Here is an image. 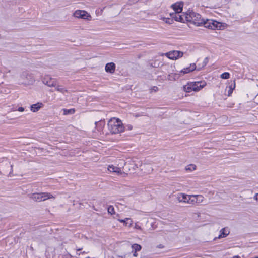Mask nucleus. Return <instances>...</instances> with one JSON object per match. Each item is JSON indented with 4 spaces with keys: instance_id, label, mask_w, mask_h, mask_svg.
<instances>
[{
    "instance_id": "f257e3e1",
    "label": "nucleus",
    "mask_w": 258,
    "mask_h": 258,
    "mask_svg": "<svg viewBox=\"0 0 258 258\" xmlns=\"http://www.w3.org/2000/svg\"><path fill=\"white\" fill-rule=\"evenodd\" d=\"M170 16L175 21L180 22H184L186 21L192 22L194 24H196L197 19L201 18L200 15L192 11L183 15H180L179 13H170Z\"/></svg>"
},
{
    "instance_id": "f03ea898",
    "label": "nucleus",
    "mask_w": 258,
    "mask_h": 258,
    "mask_svg": "<svg viewBox=\"0 0 258 258\" xmlns=\"http://www.w3.org/2000/svg\"><path fill=\"white\" fill-rule=\"evenodd\" d=\"M108 130L112 134H118L124 131V127L120 120L113 118L108 122Z\"/></svg>"
},
{
    "instance_id": "7ed1b4c3",
    "label": "nucleus",
    "mask_w": 258,
    "mask_h": 258,
    "mask_svg": "<svg viewBox=\"0 0 258 258\" xmlns=\"http://www.w3.org/2000/svg\"><path fill=\"white\" fill-rule=\"evenodd\" d=\"M197 20L198 22H196V24L197 26H201L202 24L204 25L205 28H208L209 29L212 30H220L222 27V24L220 22L218 21L212 20V19H207L205 20L202 19L201 20Z\"/></svg>"
},
{
    "instance_id": "20e7f679",
    "label": "nucleus",
    "mask_w": 258,
    "mask_h": 258,
    "mask_svg": "<svg viewBox=\"0 0 258 258\" xmlns=\"http://www.w3.org/2000/svg\"><path fill=\"white\" fill-rule=\"evenodd\" d=\"M55 197L49 192H35L31 195L30 198L36 202L44 201L50 199H54Z\"/></svg>"
},
{
    "instance_id": "39448f33",
    "label": "nucleus",
    "mask_w": 258,
    "mask_h": 258,
    "mask_svg": "<svg viewBox=\"0 0 258 258\" xmlns=\"http://www.w3.org/2000/svg\"><path fill=\"white\" fill-rule=\"evenodd\" d=\"M20 80L22 84L31 85L35 82V79L32 74L28 71H24L20 76Z\"/></svg>"
},
{
    "instance_id": "423d86ee",
    "label": "nucleus",
    "mask_w": 258,
    "mask_h": 258,
    "mask_svg": "<svg viewBox=\"0 0 258 258\" xmlns=\"http://www.w3.org/2000/svg\"><path fill=\"white\" fill-rule=\"evenodd\" d=\"M190 195H188L185 194L178 193L176 195V199L180 203H185L190 204Z\"/></svg>"
},
{
    "instance_id": "0eeeda50",
    "label": "nucleus",
    "mask_w": 258,
    "mask_h": 258,
    "mask_svg": "<svg viewBox=\"0 0 258 258\" xmlns=\"http://www.w3.org/2000/svg\"><path fill=\"white\" fill-rule=\"evenodd\" d=\"M75 17L89 20L91 18V16L88 13L84 10H76L73 14Z\"/></svg>"
},
{
    "instance_id": "6e6552de",
    "label": "nucleus",
    "mask_w": 258,
    "mask_h": 258,
    "mask_svg": "<svg viewBox=\"0 0 258 258\" xmlns=\"http://www.w3.org/2000/svg\"><path fill=\"white\" fill-rule=\"evenodd\" d=\"M183 55V53L180 51L174 50L170 51L166 53V56L170 59H177L181 57Z\"/></svg>"
},
{
    "instance_id": "1a4fd4ad",
    "label": "nucleus",
    "mask_w": 258,
    "mask_h": 258,
    "mask_svg": "<svg viewBox=\"0 0 258 258\" xmlns=\"http://www.w3.org/2000/svg\"><path fill=\"white\" fill-rule=\"evenodd\" d=\"M191 88L194 91H199L203 88L206 84L205 82L198 81L191 82Z\"/></svg>"
},
{
    "instance_id": "9d476101",
    "label": "nucleus",
    "mask_w": 258,
    "mask_h": 258,
    "mask_svg": "<svg viewBox=\"0 0 258 258\" xmlns=\"http://www.w3.org/2000/svg\"><path fill=\"white\" fill-rule=\"evenodd\" d=\"M190 204H200L203 202L204 197L201 195H190Z\"/></svg>"
},
{
    "instance_id": "9b49d317",
    "label": "nucleus",
    "mask_w": 258,
    "mask_h": 258,
    "mask_svg": "<svg viewBox=\"0 0 258 258\" xmlns=\"http://www.w3.org/2000/svg\"><path fill=\"white\" fill-rule=\"evenodd\" d=\"M43 83L49 87H55L56 81L48 76L44 77L43 79Z\"/></svg>"
},
{
    "instance_id": "f8f14e48",
    "label": "nucleus",
    "mask_w": 258,
    "mask_h": 258,
    "mask_svg": "<svg viewBox=\"0 0 258 258\" xmlns=\"http://www.w3.org/2000/svg\"><path fill=\"white\" fill-rule=\"evenodd\" d=\"M230 233V231L228 227H224L222 228L220 231V234L217 237H215L214 240H215L217 239H220L227 237Z\"/></svg>"
},
{
    "instance_id": "ddd939ff",
    "label": "nucleus",
    "mask_w": 258,
    "mask_h": 258,
    "mask_svg": "<svg viewBox=\"0 0 258 258\" xmlns=\"http://www.w3.org/2000/svg\"><path fill=\"white\" fill-rule=\"evenodd\" d=\"M183 4L182 2H177L172 5L171 7L174 11V13H180L182 11Z\"/></svg>"
},
{
    "instance_id": "4468645a",
    "label": "nucleus",
    "mask_w": 258,
    "mask_h": 258,
    "mask_svg": "<svg viewBox=\"0 0 258 258\" xmlns=\"http://www.w3.org/2000/svg\"><path fill=\"white\" fill-rule=\"evenodd\" d=\"M116 66L113 62L107 63L105 67V70L106 72L113 74L115 70Z\"/></svg>"
},
{
    "instance_id": "2eb2a0df",
    "label": "nucleus",
    "mask_w": 258,
    "mask_h": 258,
    "mask_svg": "<svg viewBox=\"0 0 258 258\" xmlns=\"http://www.w3.org/2000/svg\"><path fill=\"white\" fill-rule=\"evenodd\" d=\"M196 69V66L195 63H191L190 64V66L188 67L185 68L183 69L181 71L180 73L184 74H187L189 72H191Z\"/></svg>"
},
{
    "instance_id": "dca6fc26",
    "label": "nucleus",
    "mask_w": 258,
    "mask_h": 258,
    "mask_svg": "<svg viewBox=\"0 0 258 258\" xmlns=\"http://www.w3.org/2000/svg\"><path fill=\"white\" fill-rule=\"evenodd\" d=\"M44 106L43 104L41 102H38L34 104H32L30 106L31 111L33 112H37L40 108L43 107Z\"/></svg>"
},
{
    "instance_id": "f3484780",
    "label": "nucleus",
    "mask_w": 258,
    "mask_h": 258,
    "mask_svg": "<svg viewBox=\"0 0 258 258\" xmlns=\"http://www.w3.org/2000/svg\"><path fill=\"white\" fill-rule=\"evenodd\" d=\"M108 170L110 172H115L117 174L121 173V170L120 168L114 166L113 165H109L108 167Z\"/></svg>"
},
{
    "instance_id": "a211bd4d",
    "label": "nucleus",
    "mask_w": 258,
    "mask_h": 258,
    "mask_svg": "<svg viewBox=\"0 0 258 258\" xmlns=\"http://www.w3.org/2000/svg\"><path fill=\"white\" fill-rule=\"evenodd\" d=\"M118 221L120 223H123L125 226H127L128 224L129 227H132L133 224V220L128 218H126L124 219H118Z\"/></svg>"
},
{
    "instance_id": "6ab92c4d",
    "label": "nucleus",
    "mask_w": 258,
    "mask_h": 258,
    "mask_svg": "<svg viewBox=\"0 0 258 258\" xmlns=\"http://www.w3.org/2000/svg\"><path fill=\"white\" fill-rule=\"evenodd\" d=\"M55 90L63 94L68 92V90L61 85L56 86Z\"/></svg>"
},
{
    "instance_id": "aec40b11",
    "label": "nucleus",
    "mask_w": 258,
    "mask_h": 258,
    "mask_svg": "<svg viewBox=\"0 0 258 258\" xmlns=\"http://www.w3.org/2000/svg\"><path fill=\"white\" fill-rule=\"evenodd\" d=\"M183 90L186 92H191L193 91L191 88V82H188L186 85L183 86Z\"/></svg>"
},
{
    "instance_id": "412c9836",
    "label": "nucleus",
    "mask_w": 258,
    "mask_h": 258,
    "mask_svg": "<svg viewBox=\"0 0 258 258\" xmlns=\"http://www.w3.org/2000/svg\"><path fill=\"white\" fill-rule=\"evenodd\" d=\"M132 252L134 251H139L141 250L142 247L140 245L138 244H134L132 245Z\"/></svg>"
},
{
    "instance_id": "4be33fe9",
    "label": "nucleus",
    "mask_w": 258,
    "mask_h": 258,
    "mask_svg": "<svg viewBox=\"0 0 258 258\" xmlns=\"http://www.w3.org/2000/svg\"><path fill=\"white\" fill-rule=\"evenodd\" d=\"M108 213L111 215H115V210L113 206L110 205L107 208Z\"/></svg>"
},
{
    "instance_id": "5701e85b",
    "label": "nucleus",
    "mask_w": 258,
    "mask_h": 258,
    "mask_svg": "<svg viewBox=\"0 0 258 258\" xmlns=\"http://www.w3.org/2000/svg\"><path fill=\"white\" fill-rule=\"evenodd\" d=\"M196 166L194 164H190L187 166L185 168L186 170H189L190 171L196 170Z\"/></svg>"
},
{
    "instance_id": "b1692460",
    "label": "nucleus",
    "mask_w": 258,
    "mask_h": 258,
    "mask_svg": "<svg viewBox=\"0 0 258 258\" xmlns=\"http://www.w3.org/2000/svg\"><path fill=\"white\" fill-rule=\"evenodd\" d=\"M235 87V82L234 83V84L233 85H231L230 86H229V90L228 91V96H230L231 94L233 92V90L234 89Z\"/></svg>"
},
{
    "instance_id": "393cba45",
    "label": "nucleus",
    "mask_w": 258,
    "mask_h": 258,
    "mask_svg": "<svg viewBox=\"0 0 258 258\" xmlns=\"http://www.w3.org/2000/svg\"><path fill=\"white\" fill-rule=\"evenodd\" d=\"M169 78L168 79L169 80H175L176 78H178V76L176 74H171L169 75Z\"/></svg>"
},
{
    "instance_id": "a878e982",
    "label": "nucleus",
    "mask_w": 258,
    "mask_h": 258,
    "mask_svg": "<svg viewBox=\"0 0 258 258\" xmlns=\"http://www.w3.org/2000/svg\"><path fill=\"white\" fill-rule=\"evenodd\" d=\"M230 77V74L228 72H224L221 75V78L224 79H228Z\"/></svg>"
},
{
    "instance_id": "bb28decb",
    "label": "nucleus",
    "mask_w": 258,
    "mask_h": 258,
    "mask_svg": "<svg viewBox=\"0 0 258 258\" xmlns=\"http://www.w3.org/2000/svg\"><path fill=\"white\" fill-rule=\"evenodd\" d=\"M74 112H75L74 109H64V114H73Z\"/></svg>"
},
{
    "instance_id": "cd10ccee",
    "label": "nucleus",
    "mask_w": 258,
    "mask_h": 258,
    "mask_svg": "<svg viewBox=\"0 0 258 258\" xmlns=\"http://www.w3.org/2000/svg\"><path fill=\"white\" fill-rule=\"evenodd\" d=\"M163 20H165V21L166 23L170 24H172L173 20H174L173 18H164Z\"/></svg>"
},
{
    "instance_id": "c85d7f7f",
    "label": "nucleus",
    "mask_w": 258,
    "mask_h": 258,
    "mask_svg": "<svg viewBox=\"0 0 258 258\" xmlns=\"http://www.w3.org/2000/svg\"><path fill=\"white\" fill-rule=\"evenodd\" d=\"M208 61H209L208 58L206 57L203 61V66H206L208 63Z\"/></svg>"
},
{
    "instance_id": "c756f323",
    "label": "nucleus",
    "mask_w": 258,
    "mask_h": 258,
    "mask_svg": "<svg viewBox=\"0 0 258 258\" xmlns=\"http://www.w3.org/2000/svg\"><path fill=\"white\" fill-rule=\"evenodd\" d=\"M134 228L137 229L141 230V227L137 223H135Z\"/></svg>"
},
{
    "instance_id": "7c9ffc66",
    "label": "nucleus",
    "mask_w": 258,
    "mask_h": 258,
    "mask_svg": "<svg viewBox=\"0 0 258 258\" xmlns=\"http://www.w3.org/2000/svg\"><path fill=\"white\" fill-rule=\"evenodd\" d=\"M158 90V88L157 87V86H154L152 89H151V91H154V92H156Z\"/></svg>"
},
{
    "instance_id": "2f4dec72",
    "label": "nucleus",
    "mask_w": 258,
    "mask_h": 258,
    "mask_svg": "<svg viewBox=\"0 0 258 258\" xmlns=\"http://www.w3.org/2000/svg\"><path fill=\"white\" fill-rule=\"evenodd\" d=\"M18 111H19L20 112H23L24 111V108H23L22 107H20L18 108Z\"/></svg>"
},
{
    "instance_id": "473e14b6",
    "label": "nucleus",
    "mask_w": 258,
    "mask_h": 258,
    "mask_svg": "<svg viewBox=\"0 0 258 258\" xmlns=\"http://www.w3.org/2000/svg\"><path fill=\"white\" fill-rule=\"evenodd\" d=\"M157 247L158 248H163L164 247V246L162 244H159L157 246Z\"/></svg>"
},
{
    "instance_id": "72a5a7b5",
    "label": "nucleus",
    "mask_w": 258,
    "mask_h": 258,
    "mask_svg": "<svg viewBox=\"0 0 258 258\" xmlns=\"http://www.w3.org/2000/svg\"><path fill=\"white\" fill-rule=\"evenodd\" d=\"M133 253V256H135V257H137L138 254L137 253V252L136 251H133L132 252Z\"/></svg>"
},
{
    "instance_id": "f704fd0d",
    "label": "nucleus",
    "mask_w": 258,
    "mask_h": 258,
    "mask_svg": "<svg viewBox=\"0 0 258 258\" xmlns=\"http://www.w3.org/2000/svg\"><path fill=\"white\" fill-rule=\"evenodd\" d=\"M254 198L255 200H258V194H256L255 196H254Z\"/></svg>"
},
{
    "instance_id": "c9c22d12",
    "label": "nucleus",
    "mask_w": 258,
    "mask_h": 258,
    "mask_svg": "<svg viewBox=\"0 0 258 258\" xmlns=\"http://www.w3.org/2000/svg\"><path fill=\"white\" fill-rule=\"evenodd\" d=\"M128 128L130 130H131L133 128V126L131 125H130L128 126Z\"/></svg>"
},
{
    "instance_id": "e433bc0d",
    "label": "nucleus",
    "mask_w": 258,
    "mask_h": 258,
    "mask_svg": "<svg viewBox=\"0 0 258 258\" xmlns=\"http://www.w3.org/2000/svg\"><path fill=\"white\" fill-rule=\"evenodd\" d=\"M232 258H239V256L237 255V256H234Z\"/></svg>"
},
{
    "instance_id": "4c0bfd02",
    "label": "nucleus",
    "mask_w": 258,
    "mask_h": 258,
    "mask_svg": "<svg viewBox=\"0 0 258 258\" xmlns=\"http://www.w3.org/2000/svg\"><path fill=\"white\" fill-rule=\"evenodd\" d=\"M118 216H119V214H117L116 215V217H114V218H116V217H118Z\"/></svg>"
},
{
    "instance_id": "58836bf2",
    "label": "nucleus",
    "mask_w": 258,
    "mask_h": 258,
    "mask_svg": "<svg viewBox=\"0 0 258 258\" xmlns=\"http://www.w3.org/2000/svg\"><path fill=\"white\" fill-rule=\"evenodd\" d=\"M81 250V249H77V251H80Z\"/></svg>"
},
{
    "instance_id": "ea45409f",
    "label": "nucleus",
    "mask_w": 258,
    "mask_h": 258,
    "mask_svg": "<svg viewBox=\"0 0 258 258\" xmlns=\"http://www.w3.org/2000/svg\"><path fill=\"white\" fill-rule=\"evenodd\" d=\"M86 258H90V257H86Z\"/></svg>"
}]
</instances>
